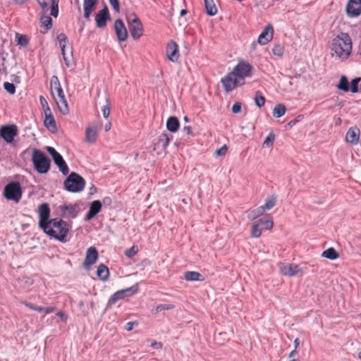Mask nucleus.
Masks as SVG:
<instances>
[{"label":"nucleus","instance_id":"obj_1","mask_svg":"<svg viewBox=\"0 0 361 361\" xmlns=\"http://www.w3.org/2000/svg\"><path fill=\"white\" fill-rule=\"evenodd\" d=\"M71 227L70 223L62 219H52L42 229L49 236L60 242L66 243L68 240V235Z\"/></svg>","mask_w":361,"mask_h":361},{"label":"nucleus","instance_id":"obj_2","mask_svg":"<svg viewBox=\"0 0 361 361\" xmlns=\"http://www.w3.org/2000/svg\"><path fill=\"white\" fill-rule=\"evenodd\" d=\"M352 50L351 39L347 33L342 32L338 35L332 40V56L344 60L350 54Z\"/></svg>","mask_w":361,"mask_h":361},{"label":"nucleus","instance_id":"obj_3","mask_svg":"<svg viewBox=\"0 0 361 361\" xmlns=\"http://www.w3.org/2000/svg\"><path fill=\"white\" fill-rule=\"evenodd\" d=\"M50 87L51 94L57 104L59 110L64 115L68 114L69 112L68 103L57 76L53 75L51 78Z\"/></svg>","mask_w":361,"mask_h":361},{"label":"nucleus","instance_id":"obj_4","mask_svg":"<svg viewBox=\"0 0 361 361\" xmlns=\"http://www.w3.org/2000/svg\"><path fill=\"white\" fill-rule=\"evenodd\" d=\"M32 161L35 170L39 173H47L50 169V159L39 149H35L32 156Z\"/></svg>","mask_w":361,"mask_h":361},{"label":"nucleus","instance_id":"obj_5","mask_svg":"<svg viewBox=\"0 0 361 361\" xmlns=\"http://www.w3.org/2000/svg\"><path fill=\"white\" fill-rule=\"evenodd\" d=\"M85 185V179L75 172H72L64 181L65 188L72 192L82 191Z\"/></svg>","mask_w":361,"mask_h":361},{"label":"nucleus","instance_id":"obj_6","mask_svg":"<svg viewBox=\"0 0 361 361\" xmlns=\"http://www.w3.org/2000/svg\"><path fill=\"white\" fill-rule=\"evenodd\" d=\"M22 188L19 182L11 181L8 183L4 190V196L8 200L19 202L22 197Z\"/></svg>","mask_w":361,"mask_h":361},{"label":"nucleus","instance_id":"obj_7","mask_svg":"<svg viewBox=\"0 0 361 361\" xmlns=\"http://www.w3.org/2000/svg\"><path fill=\"white\" fill-rule=\"evenodd\" d=\"M126 20L132 37L138 39L143 34V27L140 20L135 13L128 15Z\"/></svg>","mask_w":361,"mask_h":361},{"label":"nucleus","instance_id":"obj_8","mask_svg":"<svg viewBox=\"0 0 361 361\" xmlns=\"http://www.w3.org/2000/svg\"><path fill=\"white\" fill-rule=\"evenodd\" d=\"M252 69V66L250 63L240 61L234 67L232 72L240 82H243V85L245 78L251 76Z\"/></svg>","mask_w":361,"mask_h":361},{"label":"nucleus","instance_id":"obj_9","mask_svg":"<svg viewBox=\"0 0 361 361\" xmlns=\"http://www.w3.org/2000/svg\"><path fill=\"white\" fill-rule=\"evenodd\" d=\"M137 285H134L130 288L116 291L109 300L107 305L108 307L114 305L119 300H122L134 295L137 292Z\"/></svg>","mask_w":361,"mask_h":361},{"label":"nucleus","instance_id":"obj_10","mask_svg":"<svg viewBox=\"0 0 361 361\" xmlns=\"http://www.w3.org/2000/svg\"><path fill=\"white\" fill-rule=\"evenodd\" d=\"M221 82L226 92H231L237 86L243 85V82H240L232 71L228 73L225 77L222 78Z\"/></svg>","mask_w":361,"mask_h":361},{"label":"nucleus","instance_id":"obj_11","mask_svg":"<svg viewBox=\"0 0 361 361\" xmlns=\"http://www.w3.org/2000/svg\"><path fill=\"white\" fill-rule=\"evenodd\" d=\"M18 135V128L16 125L3 126L0 128V137L6 142L11 143Z\"/></svg>","mask_w":361,"mask_h":361},{"label":"nucleus","instance_id":"obj_12","mask_svg":"<svg viewBox=\"0 0 361 361\" xmlns=\"http://www.w3.org/2000/svg\"><path fill=\"white\" fill-rule=\"evenodd\" d=\"M38 4L44 13L50 9L49 14L56 17L59 13L58 1L55 0H37Z\"/></svg>","mask_w":361,"mask_h":361},{"label":"nucleus","instance_id":"obj_13","mask_svg":"<svg viewBox=\"0 0 361 361\" xmlns=\"http://www.w3.org/2000/svg\"><path fill=\"white\" fill-rule=\"evenodd\" d=\"M39 225L41 228L46 226L49 222L50 216V209L47 203H42L39 207Z\"/></svg>","mask_w":361,"mask_h":361},{"label":"nucleus","instance_id":"obj_14","mask_svg":"<svg viewBox=\"0 0 361 361\" xmlns=\"http://www.w3.org/2000/svg\"><path fill=\"white\" fill-rule=\"evenodd\" d=\"M79 206L77 204H63L60 206V211L61 216L64 218L73 219L76 217L79 212Z\"/></svg>","mask_w":361,"mask_h":361},{"label":"nucleus","instance_id":"obj_15","mask_svg":"<svg viewBox=\"0 0 361 361\" xmlns=\"http://www.w3.org/2000/svg\"><path fill=\"white\" fill-rule=\"evenodd\" d=\"M346 13L349 17H355L361 13V0H348Z\"/></svg>","mask_w":361,"mask_h":361},{"label":"nucleus","instance_id":"obj_16","mask_svg":"<svg viewBox=\"0 0 361 361\" xmlns=\"http://www.w3.org/2000/svg\"><path fill=\"white\" fill-rule=\"evenodd\" d=\"M166 54L167 59L172 61L176 62L179 58L178 45L174 41H171L168 43L166 48Z\"/></svg>","mask_w":361,"mask_h":361},{"label":"nucleus","instance_id":"obj_17","mask_svg":"<svg viewBox=\"0 0 361 361\" xmlns=\"http://www.w3.org/2000/svg\"><path fill=\"white\" fill-rule=\"evenodd\" d=\"M110 20L109 9L106 6L96 14L95 21L97 27L104 28L106 25V21Z\"/></svg>","mask_w":361,"mask_h":361},{"label":"nucleus","instance_id":"obj_18","mask_svg":"<svg viewBox=\"0 0 361 361\" xmlns=\"http://www.w3.org/2000/svg\"><path fill=\"white\" fill-rule=\"evenodd\" d=\"M98 259V252L94 247H90L85 255L84 260V267L89 269L92 264H94Z\"/></svg>","mask_w":361,"mask_h":361},{"label":"nucleus","instance_id":"obj_19","mask_svg":"<svg viewBox=\"0 0 361 361\" xmlns=\"http://www.w3.org/2000/svg\"><path fill=\"white\" fill-rule=\"evenodd\" d=\"M114 29L118 41L125 42L128 38V31L121 19L115 21Z\"/></svg>","mask_w":361,"mask_h":361},{"label":"nucleus","instance_id":"obj_20","mask_svg":"<svg viewBox=\"0 0 361 361\" xmlns=\"http://www.w3.org/2000/svg\"><path fill=\"white\" fill-rule=\"evenodd\" d=\"M360 135V131L357 127H351L346 133L345 140L350 145H357L359 142Z\"/></svg>","mask_w":361,"mask_h":361},{"label":"nucleus","instance_id":"obj_21","mask_svg":"<svg viewBox=\"0 0 361 361\" xmlns=\"http://www.w3.org/2000/svg\"><path fill=\"white\" fill-rule=\"evenodd\" d=\"M280 271L283 275L294 276L301 271V269L297 264H288L281 265L280 267Z\"/></svg>","mask_w":361,"mask_h":361},{"label":"nucleus","instance_id":"obj_22","mask_svg":"<svg viewBox=\"0 0 361 361\" xmlns=\"http://www.w3.org/2000/svg\"><path fill=\"white\" fill-rule=\"evenodd\" d=\"M98 0H83V17L90 20L92 13L94 11Z\"/></svg>","mask_w":361,"mask_h":361},{"label":"nucleus","instance_id":"obj_23","mask_svg":"<svg viewBox=\"0 0 361 361\" xmlns=\"http://www.w3.org/2000/svg\"><path fill=\"white\" fill-rule=\"evenodd\" d=\"M102 203L99 200L93 201L90 206V209L85 217V221H90L93 219L101 210Z\"/></svg>","mask_w":361,"mask_h":361},{"label":"nucleus","instance_id":"obj_24","mask_svg":"<svg viewBox=\"0 0 361 361\" xmlns=\"http://www.w3.org/2000/svg\"><path fill=\"white\" fill-rule=\"evenodd\" d=\"M273 27L271 25L267 26L258 37V42L260 44H267L272 39Z\"/></svg>","mask_w":361,"mask_h":361},{"label":"nucleus","instance_id":"obj_25","mask_svg":"<svg viewBox=\"0 0 361 361\" xmlns=\"http://www.w3.org/2000/svg\"><path fill=\"white\" fill-rule=\"evenodd\" d=\"M100 128V124L89 127L86 130V140L89 142H94L97 139V131Z\"/></svg>","mask_w":361,"mask_h":361},{"label":"nucleus","instance_id":"obj_26","mask_svg":"<svg viewBox=\"0 0 361 361\" xmlns=\"http://www.w3.org/2000/svg\"><path fill=\"white\" fill-rule=\"evenodd\" d=\"M179 121L176 116H171L166 121V128L168 130L175 133L179 128Z\"/></svg>","mask_w":361,"mask_h":361},{"label":"nucleus","instance_id":"obj_27","mask_svg":"<svg viewBox=\"0 0 361 361\" xmlns=\"http://www.w3.org/2000/svg\"><path fill=\"white\" fill-rule=\"evenodd\" d=\"M97 275L102 281H106L109 276V271L108 267L103 264H99L97 267Z\"/></svg>","mask_w":361,"mask_h":361},{"label":"nucleus","instance_id":"obj_28","mask_svg":"<svg viewBox=\"0 0 361 361\" xmlns=\"http://www.w3.org/2000/svg\"><path fill=\"white\" fill-rule=\"evenodd\" d=\"M246 213H247V218L251 221H254L259 216L263 215V214L264 213V211L263 207H262V206H260L255 209H249L246 212Z\"/></svg>","mask_w":361,"mask_h":361},{"label":"nucleus","instance_id":"obj_29","mask_svg":"<svg viewBox=\"0 0 361 361\" xmlns=\"http://www.w3.org/2000/svg\"><path fill=\"white\" fill-rule=\"evenodd\" d=\"M207 13L209 16H214L217 13V8L214 0H204Z\"/></svg>","mask_w":361,"mask_h":361},{"label":"nucleus","instance_id":"obj_30","mask_svg":"<svg viewBox=\"0 0 361 361\" xmlns=\"http://www.w3.org/2000/svg\"><path fill=\"white\" fill-rule=\"evenodd\" d=\"M44 123L46 128L51 133H55L57 130V128L56 126L55 119L53 116H49V117H45L44 120Z\"/></svg>","mask_w":361,"mask_h":361},{"label":"nucleus","instance_id":"obj_31","mask_svg":"<svg viewBox=\"0 0 361 361\" xmlns=\"http://www.w3.org/2000/svg\"><path fill=\"white\" fill-rule=\"evenodd\" d=\"M184 278L188 281H202V276L197 271H186L184 274Z\"/></svg>","mask_w":361,"mask_h":361},{"label":"nucleus","instance_id":"obj_32","mask_svg":"<svg viewBox=\"0 0 361 361\" xmlns=\"http://www.w3.org/2000/svg\"><path fill=\"white\" fill-rule=\"evenodd\" d=\"M322 257L331 260H335L339 257V254L334 247H329L322 252Z\"/></svg>","mask_w":361,"mask_h":361},{"label":"nucleus","instance_id":"obj_33","mask_svg":"<svg viewBox=\"0 0 361 361\" xmlns=\"http://www.w3.org/2000/svg\"><path fill=\"white\" fill-rule=\"evenodd\" d=\"M54 162L55 163L56 165H57V166L59 167V169L63 175L68 174V167L66 161L63 159L62 156L60 158H59V159L55 160Z\"/></svg>","mask_w":361,"mask_h":361},{"label":"nucleus","instance_id":"obj_34","mask_svg":"<svg viewBox=\"0 0 361 361\" xmlns=\"http://www.w3.org/2000/svg\"><path fill=\"white\" fill-rule=\"evenodd\" d=\"M286 106L283 104H278L273 109V116L276 118H280L286 114Z\"/></svg>","mask_w":361,"mask_h":361},{"label":"nucleus","instance_id":"obj_35","mask_svg":"<svg viewBox=\"0 0 361 361\" xmlns=\"http://www.w3.org/2000/svg\"><path fill=\"white\" fill-rule=\"evenodd\" d=\"M336 87L338 90H342V91H343L345 92H348L350 88H349L348 78L345 76H344V75L341 76V78L340 79V82L336 85Z\"/></svg>","mask_w":361,"mask_h":361},{"label":"nucleus","instance_id":"obj_36","mask_svg":"<svg viewBox=\"0 0 361 361\" xmlns=\"http://www.w3.org/2000/svg\"><path fill=\"white\" fill-rule=\"evenodd\" d=\"M41 23L45 27V30L43 31V33L47 32L51 27L52 20L51 17L47 15H43L41 17Z\"/></svg>","mask_w":361,"mask_h":361},{"label":"nucleus","instance_id":"obj_37","mask_svg":"<svg viewBox=\"0 0 361 361\" xmlns=\"http://www.w3.org/2000/svg\"><path fill=\"white\" fill-rule=\"evenodd\" d=\"M169 142L170 138L169 136L166 134L163 133L159 135L157 144L165 149L169 145Z\"/></svg>","mask_w":361,"mask_h":361},{"label":"nucleus","instance_id":"obj_38","mask_svg":"<svg viewBox=\"0 0 361 361\" xmlns=\"http://www.w3.org/2000/svg\"><path fill=\"white\" fill-rule=\"evenodd\" d=\"M57 39L59 42V45L62 52H64L66 44L68 43V38L64 33H60L57 36Z\"/></svg>","mask_w":361,"mask_h":361},{"label":"nucleus","instance_id":"obj_39","mask_svg":"<svg viewBox=\"0 0 361 361\" xmlns=\"http://www.w3.org/2000/svg\"><path fill=\"white\" fill-rule=\"evenodd\" d=\"M276 204V197L274 196L269 197L268 199L266 200V202L264 205H262V207H263L264 211L265 210H269L272 209Z\"/></svg>","mask_w":361,"mask_h":361},{"label":"nucleus","instance_id":"obj_40","mask_svg":"<svg viewBox=\"0 0 361 361\" xmlns=\"http://www.w3.org/2000/svg\"><path fill=\"white\" fill-rule=\"evenodd\" d=\"M175 307L173 304H160L158 305L154 310H152V312L157 314L162 310H172Z\"/></svg>","mask_w":361,"mask_h":361},{"label":"nucleus","instance_id":"obj_41","mask_svg":"<svg viewBox=\"0 0 361 361\" xmlns=\"http://www.w3.org/2000/svg\"><path fill=\"white\" fill-rule=\"evenodd\" d=\"M255 104L259 108L262 107L265 104V98L259 92H255Z\"/></svg>","mask_w":361,"mask_h":361},{"label":"nucleus","instance_id":"obj_42","mask_svg":"<svg viewBox=\"0 0 361 361\" xmlns=\"http://www.w3.org/2000/svg\"><path fill=\"white\" fill-rule=\"evenodd\" d=\"M259 223L262 226L263 228L267 230L271 229L274 226V221L271 217L267 219H260Z\"/></svg>","mask_w":361,"mask_h":361},{"label":"nucleus","instance_id":"obj_43","mask_svg":"<svg viewBox=\"0 0 361 361\" xmlns=\"http://www.w3.org/2000/svg\"><path fill=\"white\" fill-rule=\"evenodd\" d=\"M20 283L23 288H26L34 283V280L28 276H23L20 279Z\"/></svg>","mask_w":361,"mask_h":361},{"label":"nucleus","instance_id":"obj_44","mask_svg":"<svg viewBox=\"0 0 361 361\" xmlns=\"http://www.w3.org/2000/svg\"><path fill=\"white\" fill-rule=\"evenodd\" d=\"M275 135L273 133H270L266 137L263 142V146L270 147L273 146Z\"/></svg>","mask_w":361,"mask_h":361},{"label":"nucleus","instance_id":"obj_45","mask_svg":"<svg viewBox=\"0 0 361 361\" xmlns=\"http://www.w3.org/2000/svg\"><path fill=\"white\" fill-rule=\"evenodd\" d=\"M262 229L259 228L258 224H253L252 226L251 235L253 238H258L261 235Z\"/></svg>","mask_w":361,"mask_h":361},{"label":"nucleus","instance_id":"obj_46","mask_svg":"<svg viewBox=\"0 0 361 361\" xmlns=\"http://www.w3.org/2000/svg\"><path fill=\"white\" fill-rule=\"evenodd\" d=\"M47 151L51 156L54 161L56 159H59V158L61 157V155L57 151H56V149L52 147H47Z\"/></svg>","mask_w":361,"mask_h":361},{"label":"nucleus","instance_id":"obj_47","mask_svg":"<svg viewBox=\"0 0 361 361\" xmlns=\"http://www.w3.org/2000/svg\"><path fill=\"white\" fill-rule=\"evenodd\" d=\"M47 151L51 156L54 161L56 159H59V158L61 157V155L57 151H56V149L52 147H47Z\"/></svg>","mask_w":361,"mask_h":361},{"label":"nucleus","instance_id":"obj_48","mask_svg":"<svg viewBox=\"0 0 361 361\" xmlns=\"http://www.w3.org/2000/svg\"><path fill=\"white\" fill-rule=\"evenodd\" d=\"M47 151L51 156L54 161L56 159H59V158L61 157V155L57 151H56V149L52 147H47Z\"/></svg>","mask_w":361,"mask_h":361},{"label":"nucleus","instance_id":"obj_49","mask_svg":"<svg viewBox=\"0 0 361 361\" xmlns=\"http://www.w3.org/2000/svg\"><path fill=\"white\" fill-rule=\"evenodd\" d=\"M138 252V247L137 245H133L130 249L125 251V255L129 258L135 256Z\"/></svg>","mask_w":361,"mask_h":361},{"label":"nucleus","instance_id":"obj_50","mask_svg":"<svg viewBox=\"0 0 361 361\" xmlns=\"http://www.w3.org/2000/svg\"><path fill=\"white\" fill-rule=\"evenodd\" d=\"M4 87L5 90L11 94H13L16 92V87L13 83L5 82L4 83Z\"/></svg>","mask_w":361,"mask_h":361},{"label":"nucleus","instance_id":"obj_51","mask_svg":"<svg viewBox=\"0 0 361 361\" xmlns=\"http://www.w3.org/2000/svg\"><path fill=\"white\" fill-rule=\"evenodd\" d=\"M360 80V78H356L352 80L351 84H350V91L353 93H356V92H359L358 83H359Z\"/></svg>","mask_w":361,"mask_h":361},{"label":"nucleus","instance_id":"obj_52","mask_svg":"<svg viewBox=\"0 0 361 361\" xmlns=\"http://www.w3.org/2000/svg\"><path fill=\"white\" fill-rule=\"evenodd\" d=\"M227 149L226 145H224L215 152V155L216 157L224 156L227 152Z\"/></svg>","mask_w":361,"mask_h":361},{"label":"nucleus","instance_id":"obj_53","mask_svg":"<svg viewBox=\"0 0 361 361\" xmlns=\"http://www.w3.org/2000/svg\"><path fill=\"white\" fill-rule=\"evenodd\" d=\"M106 101L107 104L105 106H104L102 111L104 117L107 118L110 114V108H109V100L106 99Z\"/></svg>","mask_w":361,"mask_h":361},{"label":"nucleus","instance_id":"obj_54","mask_svg":"<svg viewBox=\"0 0 361 361\" xmlns=\"http://www.w3.org/2000/svg\"><path fill=\"white\" fill-rule=\"evenodd\" d=\"M273 54L274 55H276V56H281L283 53V47L280 45H277V46H275L274 48H273Z\"/></svg>","mask_w":361,"mask_h":361},{"label":"nucleus","instance_id":"obj_55","mask_svg":"<svg viewBox=\"0 0 361 361\" xmlns=\"http://www.w3.org/2000/svg\"><path fill=\"white\" fill-rule=\"evenodd\" d=\"M109 3L112 6L114 11L116 13H119L120 8H119L118 0H109Z\"/></svg>","mask_w":361,"mask_h":361},{"label":"nucleus","instance_id":"obj_56","mask_svg":"<svg viewBox=\"0 0 361 361\" xmlns=\"http://www.w3.org/2000/svg\"><path fill=\"white\" fill-rule=\"evenodd\" d=\"M62 54H63V59L65 61V63H66V65L67 66H71L72 65V58H73V55L72 54H71L70 57L67 56L66 55V53L65 51L64 52H62Z\"/></svg>","mask_w":361,"mask_h":361},{"label":"nucleus","instance_id":"obj_57","mask_svg":"<svg viewBox=\"0 0 361 361\" xmlns=\"http://www.w3.org/2000/svg\"><path fill=\"white\" fill-rule=\"evenodd\" d=\"M241 111V104L235 102L232 106V112L233 114H238Z\"/></svg>","mask_w":361,"mask_h":361},{"label":"nucleus","instance_id":"obj_58","mask_svg":"<svg viewBox=\"0 0 361 361\" xmlns=\"http://www.w3.org/2000/svg\"><path fill=\"white\" fill-rule=\"evenodd\" d=\"M137 322H130L126 324L125 329L128 331H130L131 330H133L134 326H137Z\"/></svg>","mask_w":361,"mask_h":361},{"label":"nucleus","instance_id":"obj_59","mask_svg":"<svg viewBox=\"0 0 361 361\" xmlns=\"http://www.w3.org/2000/svg\"><path fill=\"white\" fill-rule=\"evenodd\" d=\"M56 315L59 316L61 321L63 322H66L67 319H68V315L66 314L65 313L62 312H59L56 313Z\"/></svg>","mask_w":361,"mask_h":361},{"label":"nucleus","instance_id":"obj_60","mask_svg":"<svg viewBox=\"0 0 361 361\" xmlns=\"http://www.w3.org/2000/svg\"><path fill=\"white\" fill-rule=\"evenodd\" d=\"M151 346L153 348H155V349H161L162 347H163V345L160 342H157V341H153L152 343H151Z\"/></svg>","mask_w":361,"mask_h":361},{"label":"nucleus","instance_id":"obj_61","mask_svg":"<svg viewBox=\"0 0 361 361\" xmlns=\"http://www.w3.org/2000/svg\"><path fill=\"white\" fill-rule=\"evenodd\" d=\"M183 131L187 135H193L192 128L190 126H184L183 128Z\"/></svg>","mask_w":361,"mask_h":361},{"label":"nucleus","instance_id":"obj_62","mask_svg":"<svg viewBox=\"0 0 361 361\" xmlns=\"http://www.w3.org/2000/svg\"><path fill=\"white\" fill-rule=\"evenodd\" d=\"M18 43L22 45H26L27 43L26 37L23 35L20 36V37L18 38Z\"/></svg>","mask_w":361,"mask_h":361},{"label":"nucleus","instance_id":"obj_63","mask_svg":"<svg viewBox=\"0 0 361 361\" xmlns=\"http://www.w3.org/2000/svg\"><path fill=\"white\" fill-rule=\"evenodd\" d=\"M56 308L54 307H44V312L47 314L56 312Z\"/></svg>","mask_w":361,"mask_h":361},{"label":"nucleus","instance_id":"obj_64","mask_svg":"<svg viewBox=\"0 0 361 361\" xmlns=\"http://www.w3.org/2000/svg\"><path fill=\"white\" fill-rule=\"evenodd\" d=\"M22 303L26 306L27 307L31 309V310H35L36 309V306L30 302H25V301H23L22 302Z\"/></svg>","mask_w":361,"mask_h":361}]
</instances>
